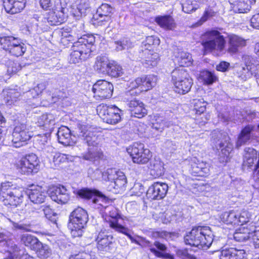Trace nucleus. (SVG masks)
Segmentation results:
<instances>
[{
    "label": "nucleus",
    "mask_w": 259,
    "mask_h": 259,
    "mask_svg": "<svg viewBox=\"0 0 259 259\" xmlns=\"http://www.w3.org/2000/svg\"><path fill=\"white\" fill-rule=\"evenodd\" d=\"M109 201L107 199L105 203L101 202L98 208L100 209L103 218L107 222L110 228L114 231L126 235L132 241L139 244L142 247H150V251L156 256L161 257L163 256V253L157 251L154 247H152L151 243L145 238L138 237H133L130 233L131 230L126 227L124 221L126 217H122L119 214V210L112 205H105Z\"/></svg>",
    "instance_id": "obj_1"
},
{
    "label": "nucleus",
    "mask_w": 259,
    "mask_h": 259,
    "mask_svg": "<svg viewBox=\"0 0 259 259\" xmlns=\"http://www.w3.org/2000/svg\"><path fill=\"white\" fill-rule=\"evenodd\" d=\"M27 194L33 203L40 204L45 202L47 197L46 191L41 186L32 185L25 192L23 188H17L11 182H6L1 184L0 195L9 201L11 205L17 206L22 202L23 197Z\"/></svg>",
    "instance_id": "obj_2"
},
{
    "label": "nucleus",
    "mask_w": 259,
    "mask_h": 259,
    "mask_svg": "<svg viewBox=\"0 0 259 259\" xmlns=\"http://www.w3.org/2000/svg\"><path fill=\"white\" fill-rule=\"evenodd\" d=\"M94 128L89 125L79 123L75 129V134L87 144L89 148L87 152L82 154L81 157L86 160L95 162L103 156L100 147L101 137L97 135Z\"/></svg>",
    "instance_id": "obj_3"
},
{
    "label": "nucleus",
    "mask_w": 259,
    "mask_h": 259,
    "mask_svg": "<svg viewBox=\"0 0 259 259\" xmlns=\"http://www.w3.org/2000/svg\"><path fill=\"white\" fill-rule=\"evenodd\" d=\"M102 176V180L109 182L107 190L113 193H120L125 188L126 178L123 172L116 168H108L102 172L96 169L90 177L93 180H98Z\"/></svg>",
    "instance_id": "obj_4"
},
{
    "label": "nucleus",
    "mask_w": 259,
    "mask_h": 259,
    "mask_svg": "<svg viewBox=\"0 0 259 259\" xmlns=\"http://www.w3.org/2000/svg\"><path fill=\"white\" fill-rule=\"evenodd\" d=\"M95 41V37L93 34L83 35L78 38L72 47L70 62L73 64L79 63L89 58Z\"/></svg>",
    "instance_id": "obj_5"
},
{
    "label": "nucleus",
    "mask_w": 259,
    "mask_h": 259,
    "mask_svg": "<svg viewBox=\"0 0 259 259\" xmlns=\"http://www.w3.org/2000/svg\"><path fill=\"white\" fill-rule=\"evenodd\" d=\"M213 234L209 227L193 228L184 237L186 244L202 249H207L213 242Z\"/></svg>",
    "instance_id": "obj_6"
},
{
    "label": "nucleus",
    "mask_w": 259,
    "mask_h": 259,
    "mask_svg": "<svg viewBox=\"0 0 259 259\" xmlns=\"http://www.w3.org/2000/svg\"><path fill=\"white\" fill-rule=\"evenodd\" d=\"M171 78L176 93L184 95L190 91L193 82L186 69L176 68L171 72Z\"/></svg>",
    "instance_id": "obj_7"
},
{
    "label": "nucleus",
    "mask_w": 259,
    "mask_h": 259,
    "mask_svg": "<svg viewBox=\"0 0 259 259\" xmlns=\"http://www.w3.org/2000/svg\"><path fill=\"white\" fill-rule=\"evenodd\" d=\"M226 43L225 37L218 30L207 31L202 36V45L206 51L223 53Z\"/></svg>",
    "instance_id": "obj_8"
},
{
    "label": "nucleus",
    "mask_w": 259,
    "mask_h": 259,
    "mask_svg": "<svg viewBox=\"0 0 259 259\" xmlns=\"http://www.w3.org/2000/svg\"><path fill=\"white\" fill-rule=\"evenodd\" d=\"M88 221L87 212L81 207L75 209L70 214L68 228L73 237L81 236L83 229Z\"/></svg>",
    "instance_id": "obj_9"
},
{
    "label": "nucleus",
    "mask_w": 259,
    "mask_h": 259,
    "mask_svg": "<svg viewBox=\"0 0 259 259\" xmlns=\"http://www.w3.org/2000/svg\"><path fill=\"white\" fill-rule=\"evenodd\" d=\"M126 151L133 162L139 164H146L152 156L150 150L141 143H134L126 149Z\"/></svg>",
    "instance_id": "obj_10"
},
{
    "label": "nucleus",
    "mask_w": 259,
    "mask_h": 259,
    "mask_svg": "<svg viewBox=\"0 0 259 259\" xmlns=\"http://www.w3.org/2000/svg\"><path fill=\"white\" fill-rule=\"evenodd\" d=\"M212 138L215 141L218 139L222 140L219 144L221 151L219 154V160L220 163H226L230 158V153L233 150V144L230 141V138L225 134L219 131H213L211 134Z\"/></svg>",
    "instance_id": "obj_11"
},
{
    "label": "nucleus",
    "mask_w": 259,
    "mask_h": 259,
    "mask_svg": "<svg viewBox=\"0 0 259 259\" xmlns=\"http://www.w3.org/2000/svg\"><path fill=\"white\" fill-rule=\"evenodd\" d=\"M33 136L32 127L26 123L17 124L12 133V142L16 148L22 146Z\"/></svg>",
    "instance_id": "obj_12"
},
{
    "label": "nucleus",
    "mask_w": 259,
    "mask_h": 259,
    "mask_svg": "<svg viewBox=\"0 0 259 259\" xmlns=\"http://www.w3.org/2000/svg\"><path fill=\"white\" fill-rule=\"evenodd\" d=\"M97 113L104 122L115 124L121 120V110L113 105H100L97 107Z\"/></svg>",
    "instance_id": "obj_13"
},
{
    "label": "nucleus",
    "mask_w": 259,
    "mask_h": 259,
    "mask_svg": "<svg viewBox=\"0 0 259 259\" xmlns=\"http://www.w3.org/2000/svg\"><path fill=\"white\" fill-rule=\"evenodd\" d=\"M0 45L2 48L16 57L22 55L26 51L25 45L12 36L0 35Z\"/></svg>",
    "instance_id": "obj_14"
},
{
    "label": "nucleus",
    "mask_w": 259,
    "mask_h": 259,
    "mask_svg": "<svg viewBox=\"0 0 259 259\" xmlns=\"http://www.w3.org/2000/svg\"><path fill=\"white\" fill-rule=\"evenodd\" d=\"M52 10L42 19V23L47 22L50 25H57L62 23L66 18L65 8L62 5L61 0H54Z\"/></svg>",
    "instance_id": "obj_15"
},
{
    "label": "nucleus",
    "mask_w": 259,
    "mask_h": 259,
    "mask_svg": "<svg viewBox=\"0 0 259 259\" xmlns=\"http://www.w3.org/2000/svg\"><path fill=\"white\" fill-rule=\"evenodd\" d=\"M38 162L36 155L31 154L16 161L15 166L22 174L29 175L37 172L39 168Z\"/></svg>",
    "instance_id": "obj_16"
},
{
    "label": "nucleus",
    "mask_w": 259,
    "mask_h": 259,
    "mask_svg": "<svg viewBox=\"0 0 259 259\" xmlns=\"http://www.w3.org/2000/svg\"><path fill=\"white\" fill-rule=\"evenodd\" d=\"M92 91L96 100L110 98L112 95L113 85L105 80H99L93 85Z\"/></svg>",
    "instance_id": "obj_17"
},
{
    "label": "nucleus",
    "mask_w": 259,
    "mask_h": 259,
    "mask_svg": "<svg viewBox=\"0 0 259 259\" xmlns=\"http://www.w3.org/2000/svg\"><path fill=\"white\" fill-rule=\"evenodd\" d=\"M168 189L167 184L163 182H154L147 191V197L151 200H161L165 197Z\"/></svg>",
    "instance_id": "obj_18"
},
{
    "label": "nucleus",
    "mask_w": 259,
    "mask_h": 259,
    "mask_svg": "<svg viewBox=\"0 0 259 259\" xmlns=\"http://www.w3.org/2000/svg\"><path fill=\"white\" fill-rule=\"evenodd\" d=\"M124 99L127 102V106L131 116L140 118L147 115V110L142 101L136 98L132 99L126 97Z\"/></svg>",
    "instance_id": "obj_19"
},
{
    "label": "nucleus",
    "mask_w": 259,
    "mask_h": 259,
    "mask_svg": "<svg viewBox=\"0 0 259 259\" xmlns=\"http://www.w3.org/2000/svg\"><path fill=\"white\" fill-rule=\"evenodd\" d=\"M49 194L52 200L58 203L65 204L70 199L69 191L63 185L52 187L50 189Z\"/></svg>",
    "instance_id": "obj_20"
},
{
    "label": "nucleus",
    "mask_w": 259,
    "mask_h": 259,
    "mask_svg": "<svg viewBox=\"0 0 259 259\" xmlns=\"http://www.w3.org/2000/svg\"><path fill=\"white\" fill-rule=\"evenodd\" d=\"M243 163L244 169L257 170L259 167V152L252 148H246Z\"/></svg>",
    "instance_id": "obj_21"
},
{
    "label": "nucleus",
    "mask_w": 259,
    "mask_h": 259,
    "mask_svg": "<svg viewBox=\"0 0 259 259\" xmlns=\"http://www.w3.org/2000/svg\"><path fill=\"white\" fill-rule=\"evenodd\" d=\"M76 195L82 199H93L94 203L99 205L101 202L105 203L107 198L101 192L95 190H91L88 188H82L76 191Z\"/></svg>",
    "instance_id": "obj_22"
},
{
    "label": "nucleus",
    "mask_w": 259,
    "mask_h": 259,
    "mask_svg": "<svg viewBox=\"0 0 259 259\" xmlns=\"http://www.w3.org/2000/svg\"><path fill=\"white\" fill-rule=\"evenodd\" d=\"M209 167L208 163L193 157L190 161L189 172L194 176L205 177L209 172Z\"/></svg>",
    "instance_id": "obj_23"
},
{
    "label": "nucleus",
    "mask_w": 259,
    "mask_h": 259,
    "mask_svg": "<svg viewBox=\"0 0 259 259\" xmlns=\"http://www.w3.org/2000/svg\"><path fill=\"white\" fill-rule=\"evenodd\" d=\"M57 118L52 113H45L34 118V122L38 126L42 127L47 132L51 133L56 123Z\"/></svg>",
    "instance_id": "obj_24"
},
{
    "label": "nucleus",
    "mask_w": 259,
    "mask_h": 259,
    "mask_svg": "<svg viewBox=\"0 0 259 259\" xmlns=\"http://www.w3.org/2000/svg\"><path fill=\"white\" fill-rule=\"evenodd\" d=\"M113 239L112 235L105 230H102L96 238L97 248L100 251H109L113 245Z\"/></svg>",
    "instance_id": "obj_25"
},
{
    "label": "nucleus",
    "mask_w": 259,
    "mask_h": 259,
    "mask_svg": "<svg viewBox=\"0 0 259 259\" xmlns=\"http://www.w3.org/2000/svg\"><path fill=\"white\" fill-rule=\"evenodd\" d=\"M245 66L246 68L243 67V71H247L245 78H250L254 76L257 82L259 81V61L255 60L250 56L245 58Z\"/></svg>",
    "instance_id": "obj_26"
},
{
    "label": "nucleus",
    "mask_w": 259,
    "mask_h": 259,
    "mask_svg": "<svg viewBox=\"0 0 259 259\" xmlns=\"http://www.w3.org/2000/svg\"><path fill=\"white\" fill-rule=\"evenodd\" d=\"M114 12V9L107 4H102L97 9V13L94 16V18L101 22V25L104 24L103 22H109L111 20V16Z\"/></svg>",
    "instance_id": "obj_27"
},
{
    "label": "nucleus",
    "mask_w": 259,
    "mask_h": 259,
    "mask_svg": "<svg viewBox=\"0 0 259 259\" xmlns=\"http://www.w3.org/2000/svg\"><path fill=\"white\" fill-rule=\"evenodd\" d=\"M232 10L235 13H246L249 12L255 0H229Z\"/></svg>",
    "instance_id": "obj_28"
},
{
    "label": "nucleus",
    "mask_w": 259,
    "mask_h": 259,
    "mask_svg": "<svg viewBox=\"0 0 259 259\" xmlns=\"http://www.w3.org/2000/svg\"><path fill=\"white\" fill-rule=\"evenodd\" d=\"M26 3V0H4L3 5L7 13L14 14L23 10Z\"/></svg>",
    "instance_id": "obj_29"
},
{
    "label": "nucleus",
    "mask_w": 259,
    "mask_h": 259,
    "mask_svg": "<svg viewBox=\"0 0 259 259\" xmlns=\"http://www.w3.org/2000/svg\"><path fill=\"white\" fill-rule=\"evenodd\" d=\"M254 231V225L249 224L247 227L241 226L234 234V239L238 242L245 241L247 240L251 242L252 231Z\"/></svg>",
    "instance_id": "obj_30"
},
{
    "label": "nucleus",
    "mask_w": 259,
    "mask_h": 259,
    "mask_svg": "<svg viewBox=\"0 0 259 259\" xmlns=\"http://www.w3.org/2000/svg\"><path fill=\"white\" fill-rule=\"evenodd\" d=\"M245 255L244 250L230 248L222 250L219 257L220 259H243Z\"/></svg>",
    "instance_id": "obj_31"
},
{
    "label": "nucleus",
    "mask_w": 259,
    "mask_h": 259,
    "mask_svg": "<svg viewBox=\"0 0 259 259\" xmlns=\"http://www.w3.org/2000/svg\"><path fill=\"white\" fill-rule=\"evenodd\" d=\"M229 48L228 52L230 54L236 53L239 48L246 45L245 40L235 34H230L228 36Z\"/></svg>",
    "instance_id": "obj_32"
},
{
    "label": "nucleus",
    "mask_w": 259,
    "mask_h": 259,
    "mask_svg": "<svg viewBox=\"0 0 259 259\" xmlns=\"http://www.w3.org/2000/svg\"><path fill=\"white\" fill-rule=\"evenodd\" d=\"M57 135L59 142L65 146L72 145L74 143L71 138V131L66 126L59 127Z\"/></svg>",
    "instance_id": "obj_33"
},
{
    "label": "nucleus",
    "mask_w": 259,
    "mask_h": 259,
    "mask_svg": "<svg viewBox=\"0 0 259 259\" xmlns=\"http://www.w3.org/2000/svg\"><path fill=\"white\" fill-rule=\"evenodd\" d=\"M142 57H144V65L146 67H152L156 66L159 61L158 53L153 50H144L141 49Z\"/></svg>",
    "instance_id": "obj_34"
},
{
    "label": "nucleus",
    "mask_w": 259,
    "mask_h": 259,
    "mask_svg": "<svg viewBox=\"0 0 259 259\" xmlns=\"http://www.w3.org/2000/svg\"><path fill=\"white\" fill-rule=\"evenodd\" d=\"M254 128V125L249 124L245 126L241 130L236 142V146L237 148L241 147L250 140L251 137L252 132L253 131Z\"/></svg>",
    "instance_id": "obj_35"
},
{
    "label": "nucleus",
    "mask_w": 259,
    "mask_h": 259,
    "mask_svg": "<svg viewBox=\"0 0 259 259\" xmlns=\"http://www.w3.org/2000/svg\"><path fill=\"white\" fill-rule=\"evenodd\" d=\"M142 78L137 77L135 79L128 81L127 83L128 91L125 96L128 97L129 95H137L143 92L142 90Z\"/></svg>",
    "instance_id": "obj_36"
},
{
    "label": "nucleus",
    "mask_w": 259,
    "mask_h": 259,
    "mask_svg": "<svg viewBox=\"0 0 259 259\" xmlns=\"http://www.w3.org/2000/svg\"><path fill=\"white\" fill-rule=\"evenodd\" d=\"M176 61L180 65L179 67H188L192 64V56L189 53L178 50L175 53Z\"/></svg>",
    "instance_id": "obj_37"
},
{
    "label": "nucleus",
    "mask_w": 259,
    "mask_h": 259,
    "mask_svg": "<svg viewBox=\"0 0 259 259\" xmlns=\"http://www.w3.org/2000/svg\"><path fill=\"white\" fill-rule=\"evenodd\" d=\"M148 168L150 174L155 177H158L164 174L163 163L159 158H154L150 160Z\"/></svg>",
    "instance_id": "obj_38"
},
{
    "label": "nucleus",
    "mask_w": 259,
    "mask_h": 259,
    "mask_svg": "<svg viewBox=\"0 0 259 259\" xmlns=\"http://www.w3.org/2000/svg\"><path fill=\"white\" fill-rule=\"evenodd\" d=\"M156 23L166 30H172L176 27L174 19L169 15L158 16L155 18Z\"/></svg>",
    "instance_id": "obj_39"
},
{
    "label": "nucleus",
    "mask_w": 259,
    "mask_h": 259,
    "mask_svg": "<svg viewBox=\"0 0 259 259\" xmlns=\"http://www.w3.org/2000/svg\"><path fill=\"white\" fill-rule=\"evenodd\" d=\"M111 61L105 56H99L96 58L94 68L100 73L106 74Z\"/></svg>",
    "instance_id": "obj_40"
},
{
    "label": "nucleus",
    "mask_w": 259,
    "mask_h": 259,
    "mask_svg": "<svg viewBox=\"0 0 259 259\" xmlns=\"http://www.w3.org/2000/svg\"><path fill=\"white\" fill-rule=\"evenodd\" d=\"M150 122L153 130L159 133L162 132L165 127L169 126V123H167L164 121L163 117L158 114H153L151 116Z\"/></svg>",
    "instance_id": "obj_41"
},
{
    "label": "nucleus",
    "mask_w": 259,
    "mask_h": 259,
    "mask_svg": "<svg viewBox=\"0 0 259 259\" xmlns=\"http://www.w3.org/2000/svg\"><path fill=\"white\" fill-rule=\"evenodd\" d=\"M238 212L235 210L225 212L221 214L220 219L223 223L227 225L237 226Z\"/></svg>",
    "instance_id": "obj_42"
},
{
    "label": "nucleus",
    "mask_w": 259,
    "mask_h": 259,
    "mask_svg": "<svg viewBox=\"0 0 259 259\" xmlns=\"http://www.w3.org/2000/svg\"><path fill=\"white\" fill-rule=\"evenodd\" d=\"M5 96L4 101L7 105L11 106L17 101L20 96V93L16 89H6L3 90Z\"/></svg>",
    "instance_id": "obj_43"
},
{
    "label": "nucleus",
    "mask_w": 259,
    "mask_h": 259,
    "mask_svg": "<svg viewBox=\"0 0 259 259\" xmlns=\"http://www.w3.org/2000/svg\"><path fill=\"white\" fill-rule=\"evenodd\" d=\"M40 18L37 15H34V19L26 26V30L29 34L35 35L42 31L44 28L42 24H41L39 22Z\"/></svg>",
    "instance_id": "obj_44"
},
{
    "label": "nucleus",
    "mask_w": 259,
    "mask_h": 259,
    "mask_svg": "<svg viewBox=\"0 0 259 259\" xmlns=\"http://www.w3.org/2000/svg\"><path fill=\"white\" fill-rule=\"evenodd\" d=\"M92 0H77L75 7L77 10V12H72L73 15L75 16H78L79 15H85L87 11L90 8V5Z\"/></svg>",
    "instance_id": "obj_45"
},
{
    "label": "nucleus",
    "mask_w": 259,
    "mask_h": 259,
    "mask_svg": "<svg viewBox=\"0 0 259 259\" xmlns=\"http://www.w3.org/2000/svg\"><path fill=\"white\" fill-rule=\"evenodd\" d=\"M74 158L70 155L65 154L59 152L55 153L53 155V163L55 167L58 168L68 161H72Z\"/></svg>",
    "instance_id": "obj_46"
},
{
    "label": "nucleus",
    "mask_w": 259,
    "mask_h": 259,
    "mask_svg": "<svg viewBox=\"0 0 259 259\" xmlns=\"http://www.w3.org/2000/svg\"><path fill=\"white\" fill-rule=\"evenodd\" d=\"M21 241L26 246L29 247L31 250L35 249L37 247V244L39 242L36 237L28 234L22 235Z\"/></svg>",
    "instance_id": "obj_47"
},
{
    "label": "nucleus",
    "mask_w": 259,
    "mask_h": 259,
    "mask_svg": "<svg viewBox=\"0 0 259 259\" xmlns=\"http://www.w3.org/2000/svg\"><path fill=\"white\" fill-rule=\"evenodd\" d=\"M106 74L113 77H119L123 74V71L121 66L116 62L111 61Z\"/></svg>",
    "instance_id": "obj_48"
},
{
    "label": "nucleus",
    "mask_w": 259,
    "mask_h": 259,
    "mask_svg": "<svg viewBox=\"0 0 259 259\" xmlns=\"http://www.w3.org/2000/svg\"><path fill=\"white\" fill-rule=\"evenodd\" d=\"M160 44V40L157 37L149 36L142 42L141 49L144 50H153V49L158 46Z\"/></svg>",
    "instance_id": "obj_49"
},
{
    "label": "nucleus",
    "mask_w": 259,
    "mask_h": 259,
    "mask_svg": "<svg viewBox=\"0 0 259 259\" xmlns=\"http://www.w3.org/2000/svg\"><path fill=\"white\" fill-rule=\"evenodd\" d=\"M141 78H142V85L141 88L143 92L151 90L156 84L157 77L154 75H149Z\"/></svg>",
    "instance_id": "obj_50"
},
{
    "label": "nucleus",
    "mask_w": 259,
    "mask_h": 259,
    "mask_svg": "<svg viewBox=\"0 0 259 259\" xmlns=\"http://www.w3.org/2000/svg\"><path fill=\"white\" fill-rule=\"evenodd\" d=\"M33 250L36 251L38 257L45 259L51 254V250L50 247L46 244H42L40 241L37 244V247Z\"/></svg>",
    "instance_id": "obj_51"
},
{
    "label": "nucleus",
    "mask_w": 259,
    "mask_h": 259,
    "mask_svg": "<svg viewBox=\"0 0 259 259\" xmlns=\"http://www.w3.org/2000/svg\"><path fill=\"white\" fill-rule=\"evenodd\" d=\"M61 33L60 41L64 46L67 47L70 42H72L75 40V36L73 35V32L70 28L62 29Z\"/></svg>",
    "instance_id": "obj_52"
},
{
    "label": "nucleus",
    "mask_w": 259,
    "mask_h": 259,
    "mask_svg": "<svg viewBox=\"0 0 259 259\" xmlns=\"http://www.w3.org/2000/svg\"><path fill=\"white\" fill-rule=\"evenodd\" d=\"M199 79L202 80L203 84L210 85L215 82L218 77L213 73L207 70H204L200 72Z\"/></svg>",
    "instance_id": "obj_53"
},
{
    "label": "nucleus",
    "mask_w": 259,
    "mask_h": 259,
    "mask_svg": "<svg viewBox=\"0 0 259 259\" xmlns=\"http://www.w3.org/2000/svg\"><path fill=\"white\" fill-rule=\"evenodd\" d=\"M51 133L46 132L42 135H37L34 137V144L39 150L44 148L48 144V138Z\"/></svg>",
    "instance_id": "obj_54"
},
{
    "label": "nucleus",
    "mask_w": 259,
    "mask_h": 259,
    "mask_svg": "<svg viewBox=\"0 0 259 259\" xmlns=\"http://www.w3.org/2000/svg\"><path fill=\"white\" fill-rule=\"evenodd\" d=\"M7 251L9 253L8 259H17L20 255L18 247L10 240L7 242Z\"/></svg>",
    "instance_id": "obj_55"
},
{
    "label": "nucleus",
    "mask_w": 259,
    "mask_h": 259,
    "mask_svg": "<svg viewBox=\"0 0 259 259\" xmlns=\"http://www.w3.org/2000/svg\"><path fill=\"white\" fill-rule=\"evenodd\" d=\"M213 188L209 184H197L194 188L193 193L197 194L198 192L199 193L208 197L211 194Z\"/></svg>",
    "instance_id": "obj_56"
},
{
    "label": "nucleus",
    "mask_w": 259,
    "mask_h": 259,
    "mask_svg": "<svg viewBox=\"0 0 259 259\" xmlns=\"http://www.w3.org/2000/svg\"><path fill=\"white\" fill-rule=\"evenodd\" d=\"M183 11L186 13H190L196 11L198 8L196 3H193L192 0H181Z\"/></svg>",
    "instance_id": "obj_57"
},
{
    "label": "nucleus",
    "mask_w": 259,
    "mask_h": 259,
    "mask_svg": "<svg viewBox=\"0 0 259 259\" xmlns=\"http://www.w3.org/2000/svg\"><path fill=\"white\" fill-rule=\"evenodd\" d=\"M194 105L196 114L200 115L205 111L206 103L203 99L194 100Z\"/></svg>",
    "instance_id": "obj_58"
},
{
    "label": "nucleus",
    "mask_w": 259,
    "mask_h": 259,
    "mask_svg": "<svg viewBox=\"0 0 259 259\" xmlns=\"http://www.w3.org/2000/svg\"><path fill=\"white\" fill-rule=\"evenodd\" d=\"M251 217V213L247 210H243L241 212H238V217H237V225L243 226L244 224L249 222Z\"/></svg>",
    "instance_id": "obj_59"
},
{
    "label": "nucleus",
    "mask_w": 259,
    "mask_h": 259,
    "mask_svg": "<svg viewBox=\"0 0 259 259\" xmlns=\"http://www.w3.org/2000/svg\"><path fill=\"white\" fill-rule=\"evenodd\" d=\"M45 89V85L44 83H39L38 84L37 86L35 87L33 89L29 90L28 92H26V94L27 96H29V95H31V96L33 98H36L40 94L42 93V92Z\"/></svg>",
    "instance_id": "obj_60"
},
{
    "label": "nucleus",
    "mask_w": 259,
    "mask_h": 259,
    "mask_svg": "<svg viewBox=\"0 0 259 259\" xmlns=\"http://www.w3.org/2000/svg\"><path fill=\"white\" fill-rule=\"evenodd\" d=\"M41 208L44 214L47 219L52 222L55 221V213L49 206H42Z\"/></svg>",
    "instance_id": "obj_61"
},
{
    "label": "nucleus",
    "mask_w": 259,
    "mask_h": 259,
    "mask_svg": "<svg viewBox=\"0 0 259 259\" xmlns=\"http://www.w3.org/2000/svg\"><path fill=\"white\" fill-rule=\"evenodd\" d=\"M116 49L117 51H121L127 49L131 47V42L127 39H123L121 40L115 41Z\"/></svg>",
    "instance_id": "obj_62"
},
{
    "label": "nucleus",
    "mask_w": 259,
    "mask_h": 259,
    "mask_svg": "<svg viewBox=\"0 0 259 259\" xmlns=\"http://www.w3.org/2000/svg\"><path fill=\"white\" fill-rule=\"evenodd\" d=\"M69 259H95L90 254L81 252L77 254L71 255Z\"/></svg>",
    "instance_id": "obj_63"
},
{
    "label": "nucleus",
    "mask_w": 259,
    "mask_h": 259,
    "mask_svg": "<svg viewBox=\"0 0 259 259\" xmlns=\"http://www.w3.org/2000/svg\"><path fill=\"white\" fill-rule=\"evenodd\" d=\"M251 242L253 243L255 248H259V230H256L254 226V231H252Z\"/></svg>",
    "instance_id": "obj_64"
}]
</instances>
